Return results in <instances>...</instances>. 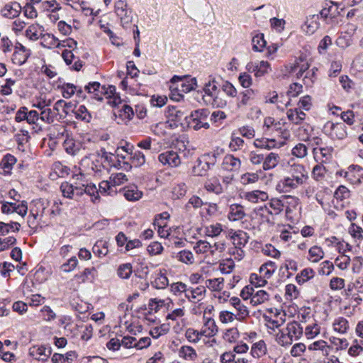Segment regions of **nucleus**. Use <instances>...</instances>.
Returning <instances> with one entry per match:
<instances>
[{
    "label": "nucleus",
    "instance_id": "nucleus-19",
    "mask_svg": "<svg viewBox=\"0 0 363 363\" xmlns=\"http://www.w3.org/2000/svg\"><path fill=\"white\" fill-rule=\"evenodd\" d=\"M269 297V296L266 291L259 290L257 291L255 294H252L250 302L252 305L257 306L267 301Z\"/></svg>",
    "mask_w": 363,
    "mask_h": 363
},
{
    "label": "nucleus",
    "instance_id": "nucleus-4",
    "mask_svg": "<svg viewBox=\"0 0 363 363\" xmlns=\"http://www.w3.org/2000/svg\"><path fill=\"white\" fill-rule=\"evenodd\" d=\"M158 159L163 164H168L171 167H177L181 163L177 153L174 151L162 153L159 155Z\"/></svg>",
    "mask_w": 363,
    "mask_h": 363
},
{
    "label": "nucleus",
    "instance_id": "nucleus-60",
    "mask_svg": "<svg viewBox=\"0 0 363 363\" xmlns=\"http://www.w3.org/2000/svg\"><path fill=\"white\" fill-rule=\"evenodd\" d=\"M77 264V259H76V257H72L70 258L67 263L66 264H64L62 266V268L63 269V271L65 272H69L71 271L72 269H73Z\"/></svg>",
    "mask_w": 363,
    "mask_h": 363
},
{
    "label": "nucleus",
    "instance_id": "nucleus-13",
    "mask_svg": "<svg viewBox=\"0 0 363 363\" xmlns=\"http://www.w3.org/2000/svg\"><path fill=\"white\" fill-rule=\"evenodd\" d=\"M20 224L16 222L6 223L0 222V235L5 236L11 232H17L19 230Z\"/></svg>",
    "mask_w": 363,
    "mask_h": 363
},
{
    "label": "nucleus",
    "instance_id": "nucleus-57",
    "mask_svg": "<svg viewBox=\"0 0 363 363\" xmlns=\"http://www.w3.org/2000/svg\"><path fill=\"white\" fill-rule=\"evenodd\" d=\"M76 86L71 84H67L62 86L63 96L65 98H69L74 94Z\"/></svg>",
    "mask_w": 363,
    "mask_h": 363
},
{
    "label": "nucleus",
    "instance_id": "nucleus-37",
    "mask_svg": "<svg viewBox=\"0 0 363 363\" xmlns=\"http://www.w3.org/2000/svg\"><path fill=\"white\" fill-rule=\"evenodd\" d=\"M197 253H205L211 249V243L207 241L199 240L194 247Z\"/></svg>",
    "mask_w": 363,
    "mask_h": 363
},
{
    "label": "nucleus",
    "instance_id": "nucleus-27",
    "mask_svg": "<svg viewBox=\"0 0 363 363\" xmlns=\"http://www.w3.org/2000/svg\"><path fill=\"white\" fill-rule=\"evenodd\" d=\"M179 354L188 360H194L197 357L195 350L189 346L182 347L179 350Z\"/></svg>",
    "mask_w": 363,
    "mask_h": 363
},
{
    "label": "nucleus",
    "instance_id": "nucleus-29",
    "mask_svg": "<svg viewBox=\"0 0 363 363\" xmlns=\"http://www.w3.org/2000/svg\"><path fill=\"white\" fill-rule=\"evenodd\" d=\"M310 259L316 262L323 257L324 252L322 249L318 246H314L309 250Z\"/></svg>",
    "mask_w": 363,
    "mask_h": 363
},
{
    "label": "nucleus",
    "instance_id": "nucleus-64",
    "mask_svg": "<svg viewBox=\"0 0 363 363\" xmlns=\"http://www.w3.org/2000/svg\"><path fill=\"white\" fill-rule=\"evenodd\" d=\"M354 114L352 111H347L342 113V119L348 125H352L354 123Z\"/></svg>",
    "mask_w": 363,
    "mask_h": 363
},
{
    "label": "nucleus",
    "instance_id": "nucleus-46",
    "mask_svg": "<svg viewBox=\"0 0 363 363\" xmlns=\"http://www.w3.org/2000/svg\"><path fill=\"white\" fill-rule=\"evenodd\" d=\"M350 233L354 237L359 239L363 238V230L359 226L352 223L349 228Z\"/></svg>",
    "mask_w": 363,
    "mask_h": 363
},
{
    "label": "nucleus",
    "instance_id": "nucleus-48",
    "mask_svg": "<svg viewBox=\"0 0 363 363\" xmlns=\"http://www.w3.org/2000/svg\"><path fill=\"white\" fill-rule=\"evenodd\" d=\"M345 281L344 279L338 277L333 278L330 280V286L333 290H339L344 287Z\"/></svg>",
    "mask_w": 363,
    "mask_h": 363
},
{
    "label": "nucleus",
    "instance_id": "nucleus-20",
    "mask_svg": "<svg viewBox=\"0 0 363 363\" xmlns=\"http://www.w3.org/2000/svg\"><path fill=\"white\" fill-rule=\"evenodd\" d=\"M279 159V157L277 154L271 152L267 156L263 162V169L267 170L275 167L278 164Z\"/></svg>",
    "mask_w": 363,
    "mask_h": 363
},
{
    "label": "nucleus",
    "instance_id": "nucleus-25",
    "mask_svg": "<svg viewBox=\"0 0 363 363\" xmlns=\"http://www.w3.org/2000/svg\"><path fill=\"white\" fill-rule=\"evenodd\" d=\"M168 116L172 118V120L177 122L181 121L183 118L187 121L189 118L185 116V113L184 111L182 110H177L174 107L169 108Z\"/></svg>",
    "mask_w": 363,
    "mask_h": 363
},
{
    "label": "nucleus",
    "instance_id": "nucleus-56",
    "mask_svg": "<svg viewBox=\"0 0 363 363\" xmlns=\"http://www.w3.org/2000/svg\"><path fill=\"white\" fill-rule=\"evenodd\" d=\"M26 35L30 40H36L39 38L36 27L35 26H30L26 31Z\"/></svg>",
    "mask_w": 363,
    "mask_h": 363
},
{
    "label": "nucleus",
    "instance_id": "nucleus-61",
    "mask_svg": "<svg viewBox=\"0 0 363 363\" xmlns=\"http://www.w3.org/2000/svg\"><path fill=\"white\" fill-rule=\"evenodd\" d=\"M325 169L322 165H316L313 169V175L315 179H319L323 177Z\"/></svg>",
    "mask_w": 363,
    "mask_h": 363
},
{
    "label": "nucleus",
    "instance_id": "nucleus-58",
    "mask_svg": "<svg viewBox=\"0 0 363 363\" xmlns=\"http://www.w3.org/2000/svg\"><path fill=\"white\" fill-rule=\"evenodd\" d=\"M239 82L243 87L247 88L251 85L252 78L249 74L243 73L240 75Z\"/></svg>",
    "mask_w": 363,
    "mask_h": 363
},
{
    "label": "nucleus",
    "instance_id": "nucleus-5",
    "mask_svg": "<svg viewBox=\"0 0 363 363\" xmlns=\"http://www.w3.org/2000/svg\"><path fill=\"white\" fill-rule=\"evenodd\" d=\"M29 354L38 360L45 361L51 354V350L43 346H33L30 348Z\"/></svg>",
    "mask_w": 363,
    "mask_h": 363
},
{
    "label": "nucleus",
    "instance_id": "nucleus-21",
    "mask_svg": "<svg viewBox=\"0 0 363 363\" xmlns=\"http://www.w3.org/2000/svg\"><path fill=\"white\" fill-rule=\"evenodd\" d=\"M118 112L116 111H114V115L116 117L117 116V113H118L119 118H124L130 120L133 116V111L132 108L126 104H123L121 108L118 106Z\"/></svg>",
    "mask_w": 363,
    "mask_h": 363
},
{
    "label": "nucleus",
    "instance_id": "nucleus-45",
    "mask_svg": "<svg viewBox=\"0 0 363 363\" xmlns=\"http://www.w3.org/2000/svg\"><path fill=\"white\" fill-rule=\"evenodd\" d=\"M292 153L298 157H303L307 154V147L303 144H298L293 148Z\"/></svg>",
    "mask_w": 363,
    "mask_h": 363
},
{
    "label": "nucleus",
    "instance_id": "nucleus-42",
    "mask_svg": "<svg viewBox=\"0 0 363 363\" xmlns=\"http://www.w3.org/2000/svg\"><path fill=\"white\" fill-rule=\"evenodd\" d=\"M335 330L344 333L347 328V321L344 318L337 320L333 325Z\"/></svg>",
    "mask_w": 363,
    "mask_h": 363
},
{
    "label": "nucleus",
    "instance_id": "nucleus-38",
    "mask_svg": "<svg viewBox=\"0 0 363 363\" xmlns=\"http://www.w3.org/2000/svg\"><path fill=\"white\" fill-rule=\"evenodd\" d=\"M320 333V328L317 324L308 325L306 328L305 335L308 338H313Z\"/></svg>",
    "mask_w": 363,
    "mask_h": 363
},
{
    "label": "nucleus",
    "instance_id": "nucleus-53",
    "mask_svg": "<svg viewBox=\"0 0 363 363\" xmlns=\"http://www.w3.org/2000/svg\"><path fill=\"white\" fill-rule=\"evenodd\" d=\"M40 119L48 123H52L53 121V116L52 115V111L50 108H44L40 113Z\"/></svg>",
    "mask_w": 363,
    "mask_h": 363
},
{
    "label": "nucleus",
    "instance_id": "nucleus-31",
    "mask_svg": "<svg viewBox=\"0 0 363 363\" xmlns=\"http://www.w3.org/2000/svg\"><path fill=\"white\" fill-rule=\"evenodd\" d=\"M132 273V266L130 264H121L118 269V274L122 279H128Z\"/></svg>",
    "mask_w": 363,
    "mask_h": 363
},
{
    "label": "nucleus",
    "instance_id": "nucleus-52",
    "mask_svg": "<svg viewBox=\"0 0 363 363\" xmlns=\"http://www.w3.org/2000/svg\"><path fill=\"white\" fill-rule=\"evenodd\" d=\"M163 250L162 245L157 242H153L147 247V251L151 255H158Z\"/></svg>",
    "mask_w": 363,
    "mask_h": 363
},
{
    "label": "nucleus",
    "instance_id": "nucleus-40",
    "mask_svg": "<svg viewBox=\"0 0 363 363\" xmlns=\"http://www.w3.org/2000/svg\"><path fill=\"white\" fill-rule=\"evenodd\" d=\"M237 318L235 313L229 311H222L219 314V319L223 323H230Z\"/></svg>",
    "mask_w": 363,
    "mask_h": 363
},
{
    "label": "nucleus",
    "instance_id": "nucleus-3",
    "mask_svg": "<svg viewBox=\"0 0 363 363\" xmlns=\"http://www.w3.org/2000/svg\"><path fill=\"white\" fill-rule=\"evenodd\" d=\"M345 128L346 127L343 123L328 122L325 125V130L329 132L332 138H336L340 140L345 138L347 135Z\"/></svg>",
    "mask_w": 363,
    "mask_h": 363
},
{
    "label": "nucleus",
    "instance_id": "nucleus-33",
    "mask_svg": "<svg viewBox=\"0 0 363 363\" xmlns=\"http://www.w3.org/2000/svg\"><path fill=\"white\" fill-rule=\"evenodd\" d=\"M266 346L264 342H259L253 345L252 347V354L253 357H260L265 354Z\"/></svg>",
    "mask_w": 363,
    "mask_h": 363
},
{
    "label": "nucleus",
    "instance_id": "nucleus-12",
    "mask_svg": "<svg viewBox=\"0 0 363 363\" xmlns=\"http://www.w3.org/2000/svg\"><path fill=\"white\" fill-rule=\"evenodd\" d=\"M210 168L209 161L203 162L201 160H197V164L194 165L192 172L195 176H203Z\"/></svg>",
    "mask_w": 363,
    "mask_h": 363
},
{
    "label": "nucleus",
    "instance_id": "nucleus-35",
    "mask_svg": "<svg viewBox=\"0 0 363 363\" xmlns=\"http://www.w3.org/2000/svg\"><path fill=\"white\" fill-rule=\"evenodd\" d=\"M314 275V272L311 269H305L301 271V274L296 277L298 283L303 284L312 278Z\"/></svg>",
    "mask_w": 363,
    "mask_h": 363
},
{
    "label": "nucleus",
    "instance_id": "nucleus-50",
    "mask_svg": "<svg viewBox=\"0 0 363 363\" xmlns=\"http://www.w3.org/2000/svg\"><path fill=\"white\" fill-rule=\"evenodd\" d=\"M16 162V158L13 156L11 155H6L5 156L1 162V165L3 169H10L13 164H14Z\"/></svg>",
    "mask_w": 363,
    "mask_h": 363
},
{
    "label": "nucleus",
    "instance_id": "nucleus-47",
    "mask_svg": "<svg viewBox=\"0 0 363 363\" xmlns=\"http://www.w3.org/2000/svg\"><path fill=\"white\" fill-rule=\"evenodd\" d=\"M95 271V268H86L84 269V271L82 272L81 275H79L78 277L82 279V282L84 283L86 280H89L90 279H94V272Z\"/></svg>",
    "mask_w": 363,
    "mask_h": 363
},
{
    "label": "nucleus",
    "instance_id": "nucleus-41",
    "mask_svg": "<svg viewBox=\"0 0 363 363\" xmlns=\"http://www.w3.org/2000/svg\"><path fill=\"white\" fill-rule=\"evenodd\" d=\"M185 335L189 341L196 342L199 340L200 336L203 335L201 333V331L199 332L194 329L189 328L186 331Z\"/></svg>",
    "mask_w": 363,
    "mask_h": 363
},
{
    "label": "nucleus",
    "instance_id": "nucleus-34",
    "mask_svg": "<svg viewBox=\"0 0 363 363\" xmlns=\"http://www.w3.org/2000/svg\"><path fill=\"white\" fill-rule=\"evenodd\" d=\"M265 45L263 35H255L252 38V49L256 52H260Z\"/></svg>",
    "mask_w": 363,
    "mask_h": 363
},
{
    "label": "nucleus",
    "instance_id": "nucleus-11",
    "mask_svg": "<svg viewBox=\"0 0 363 363\" xmlns=\"http://www.w3.org/2000/svg\"><path fill=\"white\" fill-rule=\"evenodd\" d=\"M276 340L278 343L282 346L291 345L293 342V339L289 336L288 330L286 328L279 330L276 334Z\"/></svg>",
    "mask_w": 363,
    "mask_h": 363
},
{
    "label": "nucleus",
    "instance_id": "nucleus-49",
    "mask_svg": "<svg viewBox=\"0 0 363 363\" xmlns=\"http://www.w3.org/2000/svg\"><path fill=\"white\" fill-rule=\"evenodd\" d=\"M350 261V259L349 257L342 255L335 259V264L339 268H340L342 269H345L349 265Z\"/></svg>",
    "mask_w": 363,
    "mask_h": 363
},
{
    "label": "nucleus",
    "instance_id": "nucleus-62",
    "mask_svg": "<svg viewBox=\"0 0 363 363\" xmlns=\"http://www.w3.org/2000/svg\"><path fill=\"white\" fill-rule=\"evenodd\" d=\"M127 69H128V74L130 75L132 78L136 77L138 76L139 70L135 66L133 62H132V61L128 62Z\"/></svg>",
    "mask_w": 363,
    "mask_h": 363
},
{
    "label": "nucleus",
    "instance_id": "nucleus-10",
    "mask_svg": "<svg viewBox=\"0 0 363 363\" xmlns=\"http://www.w3.org/2000/svg\"><path fill=\"white\" fill-rule=\"evenodd\" d=\"M245 199L251 202H257L259 200L262 201H266L268 199L267 194L264 191H254L252 192H246L244 194Z\"/></svg>",
    "mask_w": 363,
    "mask_h": 363
},
{
    "label": "nucleus",
    "instance_id": "nucleus-30",
    "mask_svg": "<svg viewBox=\"0 0 363 363\" xmlns=\"http://www.w3.org/2000/svg\"><path fill=\"white\" fill-rule=\"evenodd\" d=\"M62 195L65 197L72 199L74 195V185L67 182L62 183L60 186Z\"/></svg>",
    "mask_w": 363,
    "mask_h": 363
},
{
    "label": "nucleus",
    "instance_id": "nucleus-26",
    "mask_svg": "<svg viewBox=\"0 0 363 363\" xmlns=\"http://www.w3.org/2000/svg\"><path fill=\"white\" fill-rule=\"evenodd\" d=\"M274 270V263L272 262H269L262 265L259 269V273L261 274V276L264 277V278H269Z\"/></svg>",
    "mask_w": 363,
    "mask_h": 363
},
{
    "label": "nucleus",
    "instance_id": "nucleus-15",
    "mask_svg": "<svg viewBox=\"0 0 363 363\" xmlns=\"http://www.w3.org/2000/svg\"><path fill=\"white\" fill-rule=\"evenodd\" d=\"M21 11V6L18 4L14 3L12 4L6 5L4 10V16L11 18L17 16Z\"/></svg>",
    "mask_w": 363,
    "mask_h": 363
},
{
    "label": "nucleus",
    "instance_id": "nucleus-54",
    "mask_svg": "<svg viewBox=\"0 0 363 363\" xmlns=\"http://www.w3.org/2000/svg\"><path fill=\"white\" fill-rule=\"evenodd\" d=\"M332 344L336 346L337 350H345L347 348L348 344L346 340L340 339L333 337L331 340Z\"/></svg>",
    "mask_w": 363,
    "mask_h": 363
},
{
    "label": "nucleus",
    "instance_id": "nucleus-8",
    "mask_svg": "<svg viewBox=\"0 0 363 363\" xmlns=\"http://www.w3.org/2000/svg\"><path fill=\"white\" fill-rule=\"evenodd\" d=\"M318 16L313 15L307 18L303 29L307 33H313L318 28Z\"/></svg>",
    "mask_w": 363,
    "mask_h": 363
},
{
    "label": "nucleus",
    "instance_id": "nucleus-14",
    "mask_svg": "<svg viewBox=\"0 0 363 363\" xmlns=\"http://www.w3.org/2000/svg\"><path fill=\"white\" fill-rule=\"evenodd\" d=\"M240 160L232 155H228L224 158V168L228 170H237L240 167Z\"/></svg>",
    "mask_w": 363,
    "mask_h": 363
},
{
    "label": "nucleus",
    "instance_id": "nucleus-1",
    "mask_svg": "<svg viewBox=\"0 0 363 363\" xmlns=\"http://www.w3.org/2000/svg\"><path fill=\"white\" fill-rule=\"evenodd\" d=\"M288 176L284 179L286 186L295 188L303 184L308 178L307 171L303 165L301 164L289 162L287 169Z\"/></svg>",
    "mask_w": 363,
    "mask_h": 363
},
{
    "label": "nucleus",
    "instance_id": "nucleus-32",
    "mask_svg": "<svg viewBox=\"0 0 363 363\" xmlns=\"http://www.w3.org/2000/svg\"><path fill=\"white\" fill-rule=\"evenodd\" d=\"M126 176L123 173L113 174L110 177V182L112 186H119L127 181Z\"/></svg>",
    "mask_w": 363,
    "mask_h": 363
},
{
    "label": "nucleus",
    "instance_id": "nucleus-16",
    "mask_svg": "<svg viewBox=\"0 0 363 363\" xmlns=\"http://www.w3.org/2000/svg\"><path fill=\"white\" fill-rule=\"evenodd\" d=\"M204 292V287H197L194 289L186 291V297L191 301H199L203 298Z\"/></svg>",
    "mask_w": 363,
    "mask_h": 363
},
{
    "label": "nucleus",
    "instance_id": "nucleus-43",
    "mask_svg": "<svg viewBox=\"0 0 363 363\" xmlns=\"http://www.w3.org/2000/svg\"><path fill=\"white\" fill-rule=\"evenodd\" d=\"M222 231L221 225L216 224L215 225H210L206 228V234L210 237H216L220 235Z\"/></svg>",
    "mask_w": 363,
    "mask_h": 363
},
{
    "label": "nucleus",
    "instance_id": "nucleus-7",
    "mask_svg": "<svg viewBox=\"0 0 363 363\" xmlns=\"http://www.w3.org/2000/svg\"><path fill=\"white\" fill-rule=\"evenodd\" d=\"M218 332V327L212 318H207L201 333L206 337H212Z\"/></svg>",
    "mask_w": 363,
    "mask_h": 363
},
{
    "label": "nucleus",
    "instance_id": "nucleus-2",
    "mask_svg": "<svg viewBox=\"0 0 363 363\" xmlns=\"http://www.w3.org/2000/svg\"><path fill=\"white\" fill-rule=\"evenodd\" d=\"M207 112L205 110L196 111L188 118L186 123L190 128L198 130L201 128H208L209 125L207 123Z\"/></svg>",
    "mask_w": 363,
    "mask_h": 363
},
{
    "label": "nucleus",
    "instance_id": "nucleus-51",
    "mask_svg": "<svg viewBox=\"0 0 363 363\" xmlns=\"http://www.w3.org/2000/svg\"><path fill=\"white\" fill-rule=\"evenodd\" d=\"M238 335V330L236 328H230L226 330L224 334V339L230 342H234L237 338Z\"/></svg>",
    "mask_w": 363,
    "mask_h": 363
},
{
    "label": "nucleus",
    "instance_id": "nucleus-36",
    "mask_svg": "<svg viewBox=\"0 0 363 363\" xmlns=\"http://www.w3.org/2000/svg\"><path fill=\"white\" fill-rule=\"evenodd\" d=\"M178 259L186 264H192L194 261L192 252L186 250L180 252L178 255Z\"/></svg>",
    "mask_w": 363,
    "mask_h": 363
},
{
    "label": "nucleus",
    "instance_id": "nucleus-18",
    "mask_svg": "<svg viewBox=\"0 0 363 363\" xmlns=\"http://www.w3.org/2000/svg\"><path fill=\"white\" fill-rule=\"evenodd\" d=\"M205 189L208 191L213 192L216 194H219L223 191V188L216 178H213L206 182Z\"/></svg>",
    "mask_w": 363,
    "mask_h": 363
},
{
    "label": "nucleus",
    "instance_id": "nucleus-17",
    "mask_svg": "<svg viewBox=\"0 0 363 363\" xmlns=\"http://www.w3.org/2000/svg\"><path fill=\"white\" fill-rule=\"evenodd\" d=\"M223 281V278H216L206 280L205 284L206 287L212 291H220L224 287Z\"/></svg>",
    "mask_w": 363,
    "mask_h": 363
},
{
    "label": "nucleus",
    "instance_id": "nucleus-6",
    "mask_svg": "<svg viewBox=\"0 0 363 363\" xmlns=\"http://www.w3.org/2000/svg\"><path fill=\"white\" fill-rule=\"evenodd\" d=\"M230 302L237 311V313L235 314L237 319H243L248 315L247 307L241 303V301L238 298L233 297L230 298Z\"/></svg>",
    "mask_w": 363,
    "mask_h": 363
},
{
    "label": "nucleus",
    "instance_id": "nucleus-59",
    "mask_svg": "<svg viewBox=\"0 0 363 363\" xmlns=\"http://www.w3.org/2000/svg\"><path fill=\"white\" fill-rule=\"evenodd\" d=\"M41 311L44 313V319L47 321L53 320L55 318V313L49 306H44Z\"/></svg>",
    "mask_w": 363,
    "mask_h": 363
},
{
    "label": "nucleus",
    "instance_id": "nucleus-44",
    "mask_svg": "<svg viewBox=\"0 0 363 363\" xmlns=\"http://www.w3.org/2000/svg\"><path fill=\"white\" fill-rule=\"evenodd\" d=\"M154 285L157 289H164L168 285V279L162 274H160L156 278Z\"/></svg>",
    "mask_w": 363,
    "mask_h": 363
},
{
    "label": "nucleus",
    "instance_id": "nucleus-22",
    "mask_svg": "<svg viewBox=\"0 0 363 363\" xmlns=\"http://www.w3.org/2000/svg\"><path fill=\"white\" fill-rule=\"evenodd\" d=\"M21 52H23V55L22 57V58L19 59L18 63L23 64L27 60V59L30 56V50L28 49H26L23 45L18 44V45L16 46V51L13 54L14 59H16L17 57L21 54Z\"/></svg>",
    "mask_w": 363,
    "mask_h": 363
},
{
    "label": "nucleus",
    "instance_id": "nucleus-9",
    "mask_svg": "<svg viewBox=\"0 0 363 363\" xmlns=\"http://www.w3.org/2000/svg\"><path fill=\"white\" fill-rule=\"evenodd\" d=\"M286 328L293 340H298L303 333V329L297 322L288 323Z\"/></svg>",
    "mask_w": 363,
    "mask_h": 363
},
{
    "label": "nucleus",
    "instance_id": "nucleus-28",
    "mask_svg": "<svg viewBox=\"0 0 363 363\" xmlns=\"http://www.w3.org/2000/svg\"><path fill=\"white\" fill-rule=\"evenodd\" d=\"M245 213L242 211V207L240 205H233L230 207V213L229 218L231 220H235L243 218Z\"/></svg>",
    "mask_w": 363,
    "mask_h": 363
},
{
    "label": "nucleus",
    "instance_id": "nucleus-24",
    "mask_svg": "<svg viewBox=\"0 0 363 363\" xmlns=\"http://www.w3.org/2000/svg\"><path fill=\"white\" fill-rule=\"evenodd\" d=\"M92 250L98 256H104L108 253L107 243L103 240H98L94 245Z\"/></svg>",
    "mask_w": 363,
    "mask_h": 363
},
{
    "label": "nucleus",
    "instance_id": "nucleus-63",
    "mask_svg": "<svg viewBox=\"0 0 363 363\" xmlns=\"http://www.w3.org/2000/svg\"><path fill=\"white\" fill-rule=\"evenodd\" d=\"M145 162V156L143 153H135L132 157V164L135 166H140Z\"/></svg>",
    "mask_w": 363,
    "mask_h": 363
},
{
    "label": "nucleus",
    "instance_id": "nucleus-23",
    "mask_svg": "<svg viewBox=\"0 0 363 363\" xmlns=\"http://www.w3.org/2000/svg\"><path fill=\"white\" fill-rule=\"evenodd\" d=\"M142 194L137 187L133 186L125 191L124 196L128 201H137L141 198Z\"/></svg>",
    "mask_w": 363,
    "mask_h": 363
},
{
    "label": "nucleus",
    "instance_id": "nucleus-39",
    "mask_svg": "<svg viewBox=\"0 0 363 363\" xmlns=\"http://www.w3.org/2000/svg\"><path fill=\"white\" fill-rule=\"evenodd\" d=\"M16 238L13 236H9L6 238H0V252L8 249L10 246L13 245L16 243Z\"/></svg>",
    "mask_w": 363,
    "mask_h": 363
},
{
    "label": "nucleus",
    "instance_id": "nucleus-55",
    "mask_svg": "<svg viewBox=\"0 0 363 363\" xmlns=\"http://www.w3.org/2000/svg\"><path fill=\"white\" fill-rule=\"evenodd\" d=\"M306 350V346L303 343L296 344L293 346L291 354L294 357L300 356L302 352H303Z\"/></svg>",
    "mask_w": 363,
    "mask_h": 363
}]
</instances>
